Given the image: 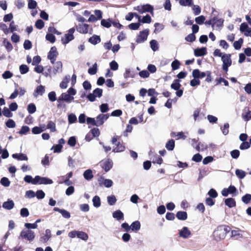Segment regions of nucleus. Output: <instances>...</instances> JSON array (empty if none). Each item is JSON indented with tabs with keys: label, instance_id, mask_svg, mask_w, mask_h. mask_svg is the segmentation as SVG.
Instances as JSON below:
<instances>
[{
	"label": "nucleus",
	"instance_id": "58836bf2",
	"mask_svg": "<svg viewBox=\"0 0 251 251\" xmlns=\"http://www.w3.org/2000/svg\"><path fill=\"white\" fill-rule=\"evenodd\" d=\"M243 43V39L240 38L238 41H236L233 43V47L235 50H238L241 49L242 44Z\"/></svg>",
	"mask_w": 251,
	"mask_h": 251
},
{
	"label": "nucleus",
	"instance_id": "e433bc0d",
	"mask_svg": "<svg viewBox=\"0 0 251 251\" xmlns=\"http://www.w3.org/2000/svg\"><path fill=\"white\" fill-rule=\"evenodd\" d=\"M179 4L184 6H191L193 4V0H179Z\"/></svg>",
	"mask_w": 251,
	"mask_h": 251
},
{
	"label": "nucleus",
	"instance_id": "a211bd4d",
	"mask_svg": "<svg viewBox=\"0 0 251 251\" xmlns=\"http://www.w3.org/2000/svg\"><path fill=\"white\" fill-rule=\"evenodd\" d=\"M53 73L55 75L57 73H61L62 71V63L61 61L54 62Z\"/></svg>",
	"mask_w": 251,
	"mask_h": 251
},
{
	"label": "nucleus",
	"instance_id": "dca6fc26",
	"mask_svg": "<svg viewBox=\"0 0 251 251\" xmlns=\"http://www.w3.org/2000/svg\"><path fill=\"white\" fill-rule=\"evenodd\" d=\"M242 232H244V231L241 230H232L231 232V237L236 240L241 238L243 237Z\"/></svg>",
	"mask_w": 251,
	"mask_h": 251
},
{
	"label": "nucleus",
	"instance_id": "39448f33",
	"mask_svg": "<svg viewBox=\"0 0 251 251\" xmlns=\"http://www.w3.org/2000/svg\"><path fill=\"white\" fill-rule=\"evenodd\" d=\"M134 9L138 11L140 14L145 12H150L151 14L153 13V7L149 4L137 6L134 8Z\"/></svg>",
	"mask_w": 251,
	"mask_h": 251
},
{
	"label": "nucleus",
	"instance_id": "0e129e2a",
	"mask_svg": "<svg viewBox=\"0 0 251 251\" xmlns=\"http://www.w3.org/2000/svg\"><path fill=\"white\" fill-rule=\"evenodd\" d=\"M205 20V17L203 15H201L195 18V22L197 24L202 25L204 23Z\"/></svg>",
	"mask_w": 251,
	"mask_h": 251
},
{
	"label": "nucleus",
	"instance_id": "603ef678",
	"mask_svg": "<svg viewBox=\"0 0 251 251\" xmlns=\"http://www.w3.org/2000/svg\"><path fill=\"white\" fill-rule=\"evenodd\" d=\"M46 39L47 41H50L51 43H53L55 41V37L54 35H53V34L50 33L49 32V33H47L46 35Z\"/></svg>",
	"mask_w": 251,
	"mask_h": 251
},
{
	"label": "nucleus",
	"instance_id": "37998d69",
	"mask_svg": "<svg viewBox=\"0 0 251 251\" xmlns=\"http://www.w3.org/2000/svg\"><path fill=\"white\" fill-rule=\"evenodd\" d=\"M97 64L95 63L93 64L92 67L90 68L88 70V73L91 75H94L97 72Z\"/></svg>",
	"mask_w": 251,
	"mask_h": 251
},
{
	"label": "nucleus",
	"instance_id": "c85d7f7f",
	"mask_svg": "<svg viewBox=\"0 0 251 251\" xmlns=\"http://www.w3.org/2000/svg\"><path fill=\"white\" fill-rule=\"evenodd\" d=\"M70 78V76L69 75H67L65 76V78L60 83V87L61 89H65L68 86V83L69 81Z\"/></svg>",
	"mask_w": 251,
	"mask_h": 251
},
{
	"label": "nucleus",
	"instance_id": "4be33fe9",
	"mask_svg": "<svg viewBox=\"0 0 251 251\" xmlns=\"http://www.w3.org/2000/svg\"><path fill=\"white\" fill-rule=\"evenodd\" d=\"M12 157L19 161H27L28 157L26 154L24 153H14L12 155Z\"/></svg>",
	"mask_w": 251,
	"mask_h": 251
},
{
	"label": "nucleus",
	"instance_id": "7ed1b4c3",
	"mask_svg": "<svg viewBox=\"0 0 251 251\" xmlns=\"http://www.w3.org/2000/svg\"><path fill=\"white\" fill-rule=\"evenodd\" d=\"M230 56L231 55L230 54H224L221 58L222 61L223 63L222 69L226 72L228 71V67L231 66L232 63Z\"/></svg>",
	"mask_w": 251,
	"mask_h": 251
},
{
	"label": "nucleus",
	"instance_id": "a19ab883",
	"mask_svg": "<svg viewBox=\"0 0 251 251\" xmlns=\"http://www.w3.org/2000/svg\"><path fill=\"white\" fill-rule=\"evenodd\" d=\"M107 202L110 205H113L115 204L117 199L114 195L108 196L107 198Z\"/></svg>",
	"mask_w": 251,
	"mask_h": 251
},
{
	"label": "nucleus",
	"instance_id": "864d4df0",
	"mask_svg": "<svg viewBox=\"0 0 251 251\" xmlns=\"http://www.w3.org/2000/svg\"><path fill=\"white\" fill-rule=\"evenodd\" d=\"M224 19L222 18L219 19L218 20H217L213 24V27H214L215 26L218 27L219 28H221L223 26V23H224Z\"/></svg>",
	"mask_w": 251,
	"mask_h": 251
},
{
	"label": "nucleus",
	"instance_id": "6ab92c4d",
	"mask_svg": "<svg viewBox=\"0 0 251 251\" xmlns=\"http://www.w3.org/2000/svg\"><path fill=\"white\" fill-rule=\"evenodd\" d=\"M242 117L246 121H248L251 119V111L249 110L248 107H245L244 109Z\"/></svg>",
	"mask_w": 251,
	"mask_h": 251
},
{
	"label": "nucleus",
	"instance_id": "6e6d98bb",
	"mask_svg": "<svg viewBox=\"0 0 251 251\" xmlns=\"http://www.w3.org/2000/svg\"><path fill=\"white\" fill-rule=\"evenodd\" d=\"M20 72L21 74H25L27 73L29 71L28 66L26 65H21L19 68Z\"/></svg>",
	"mask_w": 251,
	"mask_h": 251
},
{
	"label": "nucleus",
	"instance_id": "9d476101",
	"mask_svg": "<svg viewBox=\"0 0 251 251\" xmlns=\"http://www.w3.org/2000/svg\"><path fill=\"white\" fill-rule=\"evenodd\" d=\"M109 117V114H100L98 115L96 118L97 126H100L102 125L105 121H106Z\"/></svg>",
	"mask_w": 251,
	"mask_h": 251
},
{
	"label": "nucleus",
	"instance_id": "0eeeda50",
	"mask_svg": "<svg viewBox=\"0 0 251 251\" xmlns=\"http://www.w3.org/2000/svg\"><path fill=\"white\" fill-rule=\"evenodd\" d=\"M34 185L39 184H51L53 183V181L47 177H41L39 176H36L35 177Z\"/></svg>",
	"mask_w": 251,
	"mask_h": 251
},
{
	"label": "nucleus",
	"instance_id": "cd10ccee",
	"mask_svg": "<svg viewBox=\"0 0 251 251\" xmlns=\"http://www.w3.org/2000/svg\"><path fill=\"white\" fill-rule=\"evenodd\" d=\"M176 218L182 221H184L187 218V214L185 211H178L176 214Z\"/></svg>",
	"mask_w": 251,
	"mask_h": 251
},
{
	"label": "nucleus",
	"instance_id": "20e7f679",
	"mask_svg": "<svg viewBox=\"0 0 251 251\" xmlns=\"http://www.w3.org/2000/svg\"><path fill=\"white\" fill-rule=\"evenodd\" d=\"M103 90L102 89L97 88L95 89L92 93H90L87 96V98L91 102L96 100V98H100L102 96Z\"/></svg>",
	"mask_w": 251,
	"mask_h": 251
},
{
	"label": "nucleus",
	"instance_id": "4468645a",
	"mask_svg": "<svg viewBox=\"0 0 251 251\" xmlns=\"http://www.w3.org/2000/svg\"><path fill=\"white\" fill-rule=\"evenodd\" d=\"M207 71L206 72H201L199 69H195L192 72V76L194 78H202L206 76Z\"/></svg>",
	"mask_w": 251,
	"mask_h": 251
},
{
	"label": "nucleus",
	"instance_id": "423d86ee",
	"mask_svg": "<svg viewBox=\"0 0 251 251\" xmlns=\"http://www.w3.org/2000/svg\"><path fill=\"white\" fill-rule=\"evenodd\" d=\"M74 27L70 28L68 33L65 34V37L61 38V41L63 44L66 45L74 39V33L75 31Z\"/></svg>",
	"mask_w": 251,
	"mask_h": 251
},
{
	"label": "nucleus",
	"instance_id": "393cba45",
	"mask_svg": "<svg viewBox=\"0 0 251 251\" xmlns=\"http://www.w3.org/2000/svg\"><path fill=\"white\" fill-rule=\"evenodd\" d=\"M45 92V88L42 85H39L37 87L35 90L33 96L34 97L37 98L38 95H42Z\"/></svg>",
	"mask_w": 251,
	"mask_h": 251
},
{
	"label": "nucleus",
	"instance_id": "2eb2a0df",
	"mask_svg": "<svg viewBox=\"0 0 251 251\" xmlns=\"http://www.w3.org/2000/svg\"><path fill=\"white\" fill-rule=\"evenodd\" d=\"M206 53V48L205 47L197 48L194 50V54L197 57L204 55Z\"/></svg>",
	"mask_w": 251,
	"mask_h": 251
},
{
	"label": "nucleus",
	"instance_id": "5fc2aeb1",
	"mask_svg": "<svg viewBox=\"0 0 251 251\" xmlns=\"http://www.w3.org/2000/svg\"><path fill=\"white\" fill-rule=\"evenodd\" d=\"M242 201L245 204H248L251 201V195L247 194L243 196L242 198Z\"/></svg>",
	"mask_w": 251,
	"mask_h": 251
},
{
	"label": "nucleus",
	"instance_id": "473e14b6",
	"mask_svg": "<svg viewBox=\"0 0 251 251\" xmlns=\"http://www.w3.org/2000/svg\"><path fill=\"white\" fill-rule=\"evenodd\" d=\"M93 204L94 207H99L101 205L100 200L99 196H95L92 199Z\"/></svg>",
	"mask_w": 251,
	"mask_h": 251
},
{
	"label": "nucleus",
	"instance_id": "13d9d810",
	"mask_svg": "<svg viewBox=\"0 0 251 251\" xmlns=\"http://www.w3.org/2000/svg\"><path fill=\"white\" fill-rule=\"evenodd\" d=\"M47 128L50 129L51 132H54L56 130L55 124L52 121H49L47 125Z\"/></svg>",
	"mask_w": 251,
	"mask_h": 251
},
{
	"label": "nucleus",
	"instance_id": "680f3d73",
	"mask_svg": "<svg viewBox=\"0 0 251 251\" xmlns=\"http://www.w3.org/2000/svg\"><path fill=\"white\" fill-rule=\"evenodd\" d=\"M48 98L51 102L55 101L57 100L56 97V93L54 91H51L48 94Z\"/></svg>",
	"mask_w": 251,
	"mask_h": 251
},
{
	"label": "nucleus",
	"instance_id": "4c0bfd02",
	"mask_svg": "<svg viewBox=\"0 0 251 251\" xmlns=\"http://www.w3.org/2000/svg\"><path fill=\"white\" fill-rule=\"evenodd\" d=\"M246 172L242 170L236 169L235 171V175L240 179L244 178L246 176Z\"/></svg>",
	"mask_w": 251,
	"mask_h": 251
},
{
	"label": "nucleus",
	"instance_id": "7c9ffc66",
	"mask_svg": "<svg viewBox=\"0 0 251 251\" xmlns=\"http://www.w3.org/2000/svg\"><path fill=\"white\" fill-rule=\"evenodd\" d=\"M225 204L229 207V208H232L236 205V202L234 199L233 198H227L225 200Z\"/></svg>",
	"mask_w": 251,
	"mask_h": 251
},
{
	"label": "nucleus",
	"instance_id": "bf43d9fd",
	"mask_svg": "<svg viewBox=\"0 0 251 251\" xmlns=\"http://www.w3.org/2000/svg\"><path fill=\"white\" fill-rule=\"evenodd\" d=\"M44 22L42 20L39 19L36 21L35 26L37 28L41 29L44 27Z\"/></svg>",
	"mask_w": 251,
	"mask_h": 251
},
{
	"label": "nucleus",
	"instance_id": "a18cd8bd",
	"mask_svg": "<svg viewBox=\"0 0 251 251\" xmlns=\"http://www.w3.org/2000/svg\"><path fill=\"white\" fill-rule=\"evenodd\" d=\"M11 110L6 107H4L3 109L2 114L6 117L10 118L13 116V114L10 111Z\"/></svg>",
	"mask_w": 251,
	"mask_h": 251
},
{
	"label": "nucleus",
	"instance_id": "69168bd1",
	"mask_svg": "<svg viewBox=\"0 0 251 251\" xmlns=\"http://www.w3.org/2000/svg\"><path fill=\"white\" fill-rule=\"evenodd\" d=\"M134 75V74L131 72L130 69H126V70L125 73L124 74V76L125 78H127L128 77H133Z\"/></svg>",
	"mask_w": 251,
	"mask_h": 251
},
{
	"label": "nucleus",
	"instance_id": "3c124183",
	"mask_svg": "<svg viewBox=\"0 0 251 251\" xmlns=\"http://www.w3.org/2000/svg\"><path fill=\"white\" fill-rule=\"evenodd\" d=\"M0 183L4 187H8L10 185V181L8 178L3 177L0 179Z\"/></svg>",
	"mask_w": 251,
	"mask_h": 251
},
{
	"label": "nucleus",
	"instance_id": "1a4fd4ad",
	"mask_svg": "<svg viewBox=\"0 0 251 251\" xmlns=\"http://www.w3.org/2000/svg\"><path fill=\"white\" fill-rule=\"evenodd\" d=\"M58 52L57 51L56 48L55 46L52 47L48 53V58L50 60V62L52 64H54Z\"/></svg>",
	"mask_w": 251,
	"mask_h": 251
},
{
	"label": "nucleus",
	"instance_id": "338daca9",
	"mask_svg": "<svg viewBox=\"0 0 251 251\" xmlns=\"http://www.w3.org/2000/svg\"><path fill=\"white\" fill-rule=\"evenodd\" d=\"M113 183L112 180L104 178L102 185L106 188H110L113 185Z\"/></svg>",
	"mask_w": 251,
	"mask_h": 251
},
{
	"label": "nucleus",
	"instance_id": "4d7b16f0",
	"mask_svg": "<svg viewBox=\"0 0 251 251\" xmlns=\"http://www.w3.org/2000/svg\"><path fill=\"white\" fill-rule=\"evenodd\" d=\"M192 10L193 11V13L195 15H198L201 12V8L198 5H193V4Z\"/></svg>",
	"mask_w": 251,
	"mask_h": 251
},
{
	"label": "nucleus",
	"instance_id": "5701e85b",
	"mask_svg": "<svg viewBox=\"0 0 251 251\" xmlns=\"http://www.w3.org/2000/svg\"><path fill=\"white\" fill-rule=\"evenodd\" d=\"M2 207L7 210H11L14 207V202L12 200H8L3 203Z\"/></svg>",
	"mask_w": 251,
	"mask_h": 251
},
{
	"label": "nucleus",
	"instance_id": "49530a36",
	"mask_svg": "<svg viewBox=\"0 0 251 251\" xmlns=\"http://www.w3.org/2000/svg\"><path fill=\"white\" fill-rule=\"evenodd\" d=\"M196 149L198 151H204L208 148V146L203 143L201 142L199 143L195 147Z\"/></svg>",
	"mask_w": 251,
	"mask_h": 251
},
{
	"label": "nucleus",
	"instance_id": "09e8293b",
	"mask_svg": "<svg viewBox=\"0 0 251 251\" xmlns=\"http://www.w3.org/2000/svg\"><path fill=\"white\" fill-rule=\"evenodd\" d=\"M101 25L106 28H109L111 25V21L110 19L106 20L105 19H102L100 22Z\"/></svg>",
	"mask_w": 251,
	"mask_h": 251
},
{
	"label": "nucleus",
	"instance_id": "ddd939ff",
	"mask_svg": "<svg viewBox=\"0 0 251 251\" xmlns=\"http://www.w3.org/2000/svg\"><path fill=\"white\" fill-rule=\"evenodd\" d=\"M89 25L86 24H79L76 26V30L80 33L86 34L88 32Z\"/></svg>",
	"mask_w": 251,
	"mask_h": 251
},
{
	"label": "nucleus",
	"instance_id": "b1692460",
	"mask_svg": "<svg viewBox=\"0 0 251 251\" xmlns=\"http://www.w3.org/2000/svg\"><path fill=\"white\" fill-rule=\"evenodd\" d=\"M113 217L118 221L124 220V214L120 210L115 211L112 214Z\"/></svg>",
	"mask_w": 251,
	"mask_h": 251
},
{
	"label": "nucleus",
	"instance_id": "c9c22d12",
	"mask_svg": "<svg viewBox=\"0 0 251 251\" xmlns=\"http://www.w3.org/2000/svg\"><path fill=\"white\" fill-rule=\"evenodd\" d=\"M73 176V172H70L66 176V179L64 181V183L66 185L70 186L72 184V182L70 180V178Z\"/></svg>",
	"mask_w": 251,
	"mask_h": 251
},
{
	"label": "nucleus",
	"instance_id": "79ce46f5",
	"mask_svg": "<svg viewBox=\"0 0 251 251\" xmlns=\"http://www.w3.org/2000/svg\"><path fill=\"white\" fill-rule=\"evenodd\" d=\"M181 87V84L179 83V79H176L174 82L171 85V88L178 90Z\"/></svg>",
	"mask_w": 251,
	"mask_h": 251
},
{
	"label": "nucleus",
	"instance_id": "9b49d317",
	"mask_svg": "<svg viewBox=\"0 0 251 251\" xmlns=\"http://www.w3.org/2000/svg\"><path fill=\"white\" fill-rule=\"evenodd\" d=\"M100 164L102 169H104L106 172H108L112 168L113 166V162L110 159L102 160L100 162Z\"/></svg>",
	"mask_w": 251,
	"mask_h": 251
},
{
	"label": "nucleus",
	"instance_id": "f03ea898",
	"mask_svg": "<svg viewBox=\"0 0 251 251\" xmlns=\"http://www.w3.org/2000/svg\"><path fill=\"white\" fill-rule=\"evenodd\" d=\"M35 236L34 232L32 230L30 229H24L21 232L19 239H25L29 242H32L34 240Z\"/></svg>",
	"mask_w": 251,
	"mask_h": 251
},
{
	"label": "nucleus",
	"instance_id": "f3484780",
	"mask_svg": "<svg viewBox=\"0 0 251 251\" xmlns=\"http://www.w3.org/2000/svg\"><path fill=\"white\" fill-rule=\"evenodd\" d=\"M51 237V231L49 229L45 231V234L41 237L40 241L43 243H46Z\"/></svg>",
	"mask_w": 251,
	"mask_h": 251
},
{
	"label": "nucleus",
	"instance_id": "8fccbe9b",
	"mask_svg": "<svg viewBox=\"0 0 251 251\" xmlns=\"http://www.w3.org/2000/svg\"><path fill=\"white\" fill-rule=\"evenodd\" d=\"M151 22V16L149 14H147L146 16H144L141 19L140 22V23H146V24H150Z\"/></svg>",
	"mask_w": 251,
	"mask_h": 251
},
{
	"label": "nucleus",
	"instance_id": "f8f14e48",
	"mask_svg": "<svg viewBox=\"0 0 251 251\" xmlns=\"http://www.w3.org/2000/svg\"><path fill=\"white\" fill-rule=\"evenodd\" d=\"M74 98L73 96H70V94H68L66 93H63L57 99V102H59L60 101H65L67 103H70L73 100H74Z\"/></svg>",
	"mask_w": 251,
	"mask_h": 251
},
{
	"label": "nucleus",
	"instance_id": "bb28decb",
	"mask_svg": "<svg viewBox=\"0 0 251 251\" xmlns=\"http://www.w3.org/2000/svg\"><path fill=\"white\" fill-rule=\"evenodd\" d=\"M83 175L84 178L88 181L91 180L94 177L92 171L91 169H87L85 171Z\"/></svg>",
	"mask_w": 251,
	"mask_h": 251
},
{
	"label": "nucleus",
	"instance_id": "412c9836",
	"mask_svg": "<svg viewBox=\"0 0 251 251\" xmlns=\"http://www.w3.org/2000/svg\"><path fill=\"white\" fill-rule=\"evenodd\" d=\"M100 41L101 39L100 36L97 35H93L88 39V42L94 45L98 44L100 43Z\"/></svg>",
	"mask_w": 251,
	"mask_h": 251
},
{
	"label": "nucleus",
	"instance_id": "ea45409f",
	"mask_svg": "<svg viewBox=\"0 0 251 251\" xmlns=\"http://www.w3.org/2000/svg\"><path fill=\"white\" fill-rule=\"evenodd\" d=\"M150 46L151 49L154 51L158 50V44L155 40H152L150 41Z\"/></svg>",
	"mask_w": 251,
	"mask_h": 251
},
{
	"label": "nucleus",
	"instance_id": "2f4dec72",
	"mask_svg": "<svg viewBox=\"0 0 251 251\" xmlns=\"http://www.w3.org/2000/svg\"><path fill=\"white\" fill-rule=\"evenodd\" d=\"M3 45L8 52L11 51L13 49V46L11 43L8 41L6 39H4L3 41Z\"/></svg>",
	"mask_w": 251,
	"mask_h": 251
},
{
	"label": "nucleus",
	"instance_id": "6e6552de",
	"mask_svg": "<svg viewBox=\"0 0 251 251\" xmlns=\"http://www.w3.org/2000/svg\"><path fill=\"white\" fill-rule=\"evenodd\" d=\"M149 33V30L148 29L140 31L139 34L137 37L136 42L137 43L144 42L147 39Z\"/></svg>",
	"mask_w": 251,
	"mask_h": 251
},
{
	"label": "nucleus",
	"instance_id": "774afa93",
	"mask_svg": "<svg viewBox=\"0 0 251 251\" xmlns=\"http://www.w3.org/2000/svg\"><path fill=\"white\" fill-rule=\"evenodd\" d=\"M37 6V2L34 0H29L28 2V8L30 9H33Z\"/></svg>",
	"mask_w": 251,
	"mask_h": 251
},
{
	"label": "nucleus",
	"instance_id": "e2e57ef3",
	"mask_svg": "<svg viewBox=\"0 0 251 251\" xmlns=\"http://www.w3.org/2000/svg\"><path fill=\"white\" fill-rule=\"evenodd\" d=\"M229 127V124L228 123H226L224 124L223 127H221L222 133L224 135H226L228 133Z\"/></svg>",
	"mask_w": 251,
	"mask_h": 251
},
{
	"label": "nucleus",
	"instance_id": "052dcab7",
	"mask_svg": "<svg viewBox=\"0 0 251 251\" xmlns=\"http://www.w3.org/2000/svg\"><path fill=\"white\" fill-rule=\"evenodd\" d=\"M100 109L101 113H104L109 110L108 105L107 103H102L100 106Z\"/></svg>",
	"mask_w": 251,
	"mask_h": 251
},
{
	"label": "nucleus",
	"instance_id": "a878e982",
	"mask_svg": "<svg viewBox=\"0 0 251 251\" xmlns=\"http://www.w3.org/2000/svg\"><path fill=\"white\" fill-rule=\"evenodd\" d=\"M130 226V229L132 231L136 232L140 230L141 228V224L139 221H136L132 223Z\"/></svg>",
	"mask_w": 251,
	"mask_h": 251
},
{
	"label": "nucleus",
	"instance_id": "de8ad7c7",
	"mask_svg": "<svg viewBox=\"0 0 251 251\" xmlns=\"http://www.w3.org/2000/svg\"><path fill=\"white\" fill-rule=\"evenodd\" d=\"M68 119L69 124H72L75 123L77 120V118L76 116L73 113H71L69 114L68 116Z\"/></svg>",
	"mask_w": 251,
	"mask_h": 251
},
{
	"label": "nucleus",
	"instance_id": "c03bdc74",
	"mask_svg": "<svg viewBox=\"0 0 251 251\" xmlns=\"http://www.w3.org/2000/svg\"><path fill=\"white\" fill-rule=\"evenodd\" d=\"M27 109L29 114H33L35 112L36 107L33 103H31L28 105Z\"/></svg>",
	"mask_w": 251,
	"mask_h": 251
},
{
	"label": "nucleus",
	"instance_id": "72a5a7b5",
	"mask_svg": "<svg viewBox=\"0 0 251 251\" xmlns=\"http://www.w3.org/2000/svg\"><path fill=\"white\" fill-rule=\"evenodd\" d=\"M77 238L84 241H87L88 239V235L82 231H77Z\"/></svg>",
	"mask_w": 251,
	"mask_h": 251
},
{
	"label": "nucleus",
	"instance_id": "f257e3e1",
	"mask_svg": "<svg viewBox=\"0 0 251 251\" xmlns=\"http://www.w3.org/2000/svg\"><path fill=\"white\" fill-rule=\"evenodd\" d=\"M230 228L225 225L218 226L213 232V237L215 240L219 241L226 237L227 233L230 231Z\"/></svg>",
	"mask_w": 251,
	"mask_h": 251
},
{
	"label": "nucleus",
	"instance_id": "f704fd0d",
	"mask_svg": "<svg viewBox=\"0 0 251 251\" xmlns=\"http://www.w3.org/2000/svg\"><path fill=\"white\" fill-rule=\"evenodd\" d=\"M116 145L117 147L113 149V151L115 152H118L124 151L125 147L122 144H121L120 142H118Z\"/></svg>",
	"mask_w": 251,
	"mask_h": 251
},
{
	"label": "nucleus",
	"instance_id": "c756f323",
	"mask_svg": "<svg viewBox=\"0 0 251 251\" xmlns=\"http://www.w3.org/2000/svg\"><path fill=\"white\" fill-rule=\"evenodd\" d=\"M175 146V142L173 139L169 140L166 144L165 147L168 151H172Z\"/></svg>",
	"mask_w": 251,
	"mask_h": 251
},
{
	"label": "nucleus",
	"instance_id": "aec40b11",
	"mask_svg": "<svg viewBox=\"0 0 251 251\" xmlns=\"http://www.w3.org/2000/svg\"><path fill=\"white\" fill-rule=\"evenodd\" d=\"M179 234L180 236L184 238H187L191 234V232L188 229V227L184 226L182 230L179 231Z\"/></svg>",
	"mask_w": 251,
	"mask_h": 251
}]
</instances>
